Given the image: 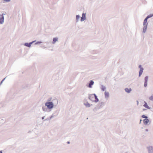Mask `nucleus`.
<instances>
[{
  "label": "nucleus",
  "mask_w": 153,
  "mask_h": 153,
  "mask_svg": "<svg viewBox=\"0 0 153 153\" xmlns=\"http://www.w3.org/2000/svg\"><path fill=\"white\" fill-rule=\"evenodd\" d=\"M89 99L93 102H96L98 101L97 96L95 94H91L89 96Z\"/></svg>",
  "instance_id": "1"
},
{
  "label": "nucleus",
  "mask_w": 153,
  "mask_h": 153,
  "mask_svg": "<svg viewBox=\"0 0 153 153\" xmlns=\"http://www.w3.org/2000/svg\"><path fill=\"white\" fill-rule=\"evenodd\" d=\"M45 105L49 109L52 108L53 106V105L52 102H47L45 104Z\"/></svg>",
  "instance_id": "2"
},
{
  "label": "nucleus",
  "mask_w": 153,
  "mask_h": 153,
  "mask_svg": "<svg viewBox=\"0 0 153 153\" xmlns=\"http://www.w3.org/2000/svg\"><path fill=\"white\" fill-rule=\"evenodd\" d=\"M5 14L3 13L2 14H0V24H2L4 22V15H5Z\"/></svg>",
  "instance_id": "3"
},
{
  "label": "nucleus",
  "mask_w": 153,
  "mask_h": 153,
  "mask_svg": "<svg viewBox=\"0 0 153 153\" xmlns=\"http://www.w3.org/2000/svg\"><path fill=\"white\" fill-rule=\"evenodd\" d=\"M85 14L83 13L82 15V17L81 18V21H84L85 19Z\"/></svg>",
  "instance_id": "4"
},
{
  "label": "nucleus",
  "mask_w": 153,
  "mask_h": 153,
  "mask_svg": "<svg viewBox=\"0 0 153 153\" xmlns=\"http://www.w3.org/2000/svg\"><path fill=\"white\" fill-rule=\"evenodd\" d=\"M148 79V77L147 76L145 77V78L144 86L146 87L147 85V82Z\"/></svg>",
  "instance_id": "5"
},
{
  "label": "nucleus",
  "mask_w": 153,
  "mask_h": 153,
  "mask_svg": "<svg viewBox=\"0 0 153 153\" xmlns=\"http://www.w3.org/2000/svg\"><path fill=\"white\" fill-rule=\"evenodd\" d=\"M34 42V41H33L32 42H31L30 43H25V45L26 46L28 47H30L31 46V44H32V43H33Z\"/></svg>",
  "instance_id": "6"
},
{
  "label": "nucleus",
  "mask_w": 153,
  "mask_h": 153,
  "mask_svg": "<svg viewBox=\"0 0 153 153\" xmlns=\"http://www.w3.org/2000/svg\"><path fill=\"white\" fill-rule=\"evenodd\" d=\"M143 121L144 124L146 125L149 123V121L148 119L146 118L144 119Z\"/></svg>",
  "instance_id": "7"
},
{
  "label": "nucleus",
  "mask_w": 153,
  "mask_h": 153,
  "mask_svg": "<svg viewBox=\"0 0 153 153\" xmlns=\"http://www.w3.org/2000/svg\"><path fill=\"white\" fill-rule=\"evenodd\" d=\"M125 91L126 92L129 93L131 91V88H126L125 89Z\"/></svg>",
  "instance_id": "8"
},
{
  "label": "nucleus",
  "mask_w": 153,
  "mask_h": 153,
  "mask_svg": "<svg viewBox=\"0 0 153 153\" xmlns=\"http://www.w3.org/2000/svg\"><path fill=\"white\" fill-rule=\"evenodd\" d=\"M143 69V68H141L140 69L139 72V76H140L142 74Z\"/></svg>",
  "instance_id": "9"
},
{
  "label": "nucleus",
  "mask_w": 153,
  "mask_h": 153,
  "mask_svg": "<svg viewBox=\"0 0 153 153\" xmlns=\"http://www.w3.org/2000/svg\"><path fill=\"white\" fill-rule=\"evenodd\" d=\"M144 102V104L143 105V106L145 107L148 109H149V106H148L147 103L146 102Z\"/></svg>",
  "instance_id": "10"
},
{
  "label": "nucleus",
  "mask_w": 153,
  "mask_h": 153,
  "mask_svg": "<svg viewBox=\"0 0 153 153\" xmlns=\"http://www.w3.org/2000/svg\"><path fill=\"white\" fill-rule=\"evenodd\" d=\"M147 18H146L144 21L143 22V25L144 26H147Z\"/></svg>",
  "instance_id": "11"
},
{
  "label": "nucleus",
  "mask_w": 153,
  "mask_h": 153,
  "mask_svg": "<svg viewBox=\"0 0 153 153\" xmlns=\"http://www.w3.org/2000/svg\"><path fill=\"white\" fill-rule=\"evenodd\" d=\"M105 97L108 98L109 96V93L108 92L105 91Z\"/></svg>",
  "instance_id": "12"
},
{
  "label": "nucleus",
  "mask_w": 153,
  "mask_h": 153,
  "mask_svg": "<svg viewBox=\"0 0 153 153\" xmlns=\"http://www.w3.org/2000/svg\"><path fill=\"white\" fill-rule=\"evenodd\" d=\"M94 82L93 81L91 80L90 81V82L89 85V88H91V87H92L91 85H92L94 84Z\"/></svg>",
  "instance_id": "13"
},
{
  "label": "nucleus",
  "mask_w": 153,
  "mask_h": 153,
  "mask_svg": "<svg viewBox=\"0 0 153 153\" xmlns=\"http://www.w3.org/2000/svg\"><path fill=\"white\" fill-rule=\"evenodd\" d=\"M58 38H54L53 39L52 43L53 44H54L57 41Z\"/></svg>",
  "instance_id": "14"
},
{
  "label": "nucleus",
  "mask_w": 153,
  "mask_h": 153,
  "mask_svg": "<svg viewBox=\"0 0 153 153\" xmlns=\"http://www.w3.org/2000/svg\"><path fill=\"white\" fill-rule=\"evenodd\" d=\"M147 26H146V25L144 26V27H143V31L144 33H145V32L146 31V29H147Z\"/></svg>",
  "instance_id": "15"
},
{
  "label": "nucleus",
  "mask_w": 153,
  "mask_h": 153,
  "mask_svg": "<svg viewBox=\"0 0 153 153\" xmlns=\"http://www.w3.org/2000/svg\"><path fill=\"white\" fill-rule=\"evenodd\" d=\"M153 16V14H151L150 15H148L146 17V18L148 19L149 18H151Z\"/></svg>",
  "instance_id": "16"
},
{
  "label": "nucleus",
  "mask_w": 153,
  "mask_h": 153,
  "mask_svg": "<svg viewBox=\"0 0 153 153\" xmlns=\"http://www.w3.org/2000/svg\"><path fill=\"white\" fill-rule=\"evenodd\" d=\"M6 77H5L1 81V82L0 83V85H1L2 83L3 82V81L5 80Z\"/></svg>",
  "instance_id": "17"
},
{
  "label": "nucleus",
  "mask_w": 153,
  "mask_h": 153,
  "mask_svg": "<svg viewBox=\"0 0 153 153\" xmlns=\"http://www.w3.org/2000/svg\"><path fill=\"white\" fill-rule=\"evenodd\" d=\"M85 105L87 107H89L90 106V104L88 103L85 104Z\"/></svg>",
  "instance_id": "18"
},
{
  "label": "nucleus",
  "mask_w": 153,
  "mask_h": 153,
  "mask_svg": "<svg viewBox=\"0 0 153 153\" xmlns=\"http://www.w3.org/2000/svg\"><path fill=\"white\" fill-rule=\"evenodd\" d=\"M10 0H4L3 2L4 3L8 2L10 1Z\"/></svg>",
  "instance_id": "19"
},
{
  "label": "nucleus",
  "mask_w": 153,
  "mask_h": 153,
  "mask_svg": "<svg viewBox=\"0 0 153 153\" xmlns=\"http://www.w3.org/2000/svg\"><path fill=\"white\" fill-rule=\"evenodd\" d=\"M142 117L143 118H145L146 119L147 118V117L146 116H145V115H143L142 116Z\"/></svg>",
  "instance_id": "20"
},
{
  "label": "nucleus",
  "mask_w": 153,
  "mask_h": 153,
  "mask_svg": "<svg viewBox=\"0 0 153 153\" xmlns=\"http://www.w3.org/2000/svg\"><path fill=\"white\" fill-rule=\"evenodd\" d=\"M149 99L150 100H153V96H152L150 97H149Z\"/></svg>",
  "instance_id": "21"
},
{
  "label": "nucleus",
  "mask_w": 153,
  "mask_h": 153,
  "mask_svg": "<svg viewBox=\"0 0 153 153\" xmlns=\"http://www.w3.org/2000/svg\"><path fill=\"white\" fill-rule=\"evenodd\" d=\"M79 18V15H77L76 16V19L78 20Z\"/></svg>",
  "instance_id": "22"
},
{
  "label": "nucleus",
  "mask_w": 153,
  "mask_h": 153,
  "mask_svg": "<svg viewBox=\"0 0 153 153\" xmlns=\"http://www.w3.org/2000/svg\"><path fill=\"white\" fill-rule=\"evenodd\" d=\"M105 89V88L104 87H103L102 88V89L103 91H104Z\"/></svg>",
  "instance_id": "23"
},
{
  "label": "nucleus",
  "mask_w": 153,
  "mask_h": 153,
  "mask_svg": "<svg viewBox=\"0 0 153 153\" xmlns=\"http://www.w3.org/2000/svg\"><path fill=\"white\" fill-rule=\"evenodd\" d=\"M42 43L41 42H38L36 43V44H40Z\"/></svg>",
  "instance_id": "24"
},
{
  "label": "nucleus",
  "mask_w": 153,
  "mask_h": 153,
  "mask_svg": "<svg viewBox=\"0 0 153 153\" xmlns=\"http://www.w3.org/2000/svg\"><path fill=\"white\" fill-rule=\"evenodd\" d=\"M139 67L140 69L141 68H142L141 67V65H139Z\"/></svg>",
  "instance_id": "25"
},
{
  "label": "nucleus",
  "mask_w": 153,
  "mask_h": 153,
  "mask_svg": "<svg viewBox=\"0 0 153 153\" xmlns=\"http://www.w3.org/2000/svg\"><path fill=\"white\" fill-rule=\"evenodd\" d=\"M0 153H2V151H0Z\"/></svg>",
  "instance_id": "26"
},
{
  "label": "nucleus",
  "mask_w": 153,
  "mask_h": 153,
  "mask_svg": "<svg viewBox=\"0 0 153 153\" xmlns=\"http://www.w3.org/2000/svg\"><path fill=\"white\" fill-rule=\"evenodd\" d=\"M142 121L141 120H140V123L141 121Z\"/></svg>",
  "instance_id": "27"
},
{
  "label": "nucleus",
  "mask_w": 153,
  "mask_h": 153,
  "mask_svg": "<svg viewBox=\"0 0 153 153\" xmlns=\"http://www.w3.org/2000/svg\"><path fill=\"white\" fill-rule=\"evenodd\" d=\"M148 131V129H146V131Z\"/></svg>",
  "instance_id": "28"
},
{
  "label": "nucleus",
  "mask_w": 153,
  "mask_h": 153,
  "mask_svg": "<svg viewBox=\"0 0 153 153\" xmlns=\"http://www.w3.org/2000/svg\"><path fill=\"white\" fill-rule=\"evenodd\" d=\"M68 143H69V142H68Z\"/></svg>",
  "instance_id": "29"
}]
</instances>
